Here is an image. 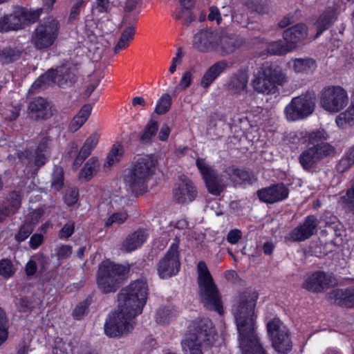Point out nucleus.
I'll return each mask as SVG.
<instances>
[{"label": "nucleus", "mask_w": 354, "mask_h": 354, "mask_svg": "<svg viewBox=\"0 0 354 354\" xmlns=\"http://www.w3.org/2000/svg\"><path fill=\"white\" fill-rule=\"evenodd\" d=\"M259 293L245 291L239 295L234 313L243 354H268L256 334L257 315L254 313Z\"/></svg>", "instance_id": "nucleus-1"}, {"label": "nucleus", "mask_w": 354, "mask_h": 354, "mask_svg": "<svg viewBox=\"0 0 354 354\" xmlns=\"http://www.w3.org/2000/svg\"><path fill=\"white\" fill-rule=\"evenodd\" d=\"M157 159L152 154L138 156L124 170L123 182L135 196H142L148 190V183L155 175Z\"/></svg>", "instance_id": "nucleus-2"}, {"label": "nucleus", "mask_w": 354, "mask_h": 354, "mask_svg": "<svg viewBox=\"0 0 354 354\" xmlns=\"http://www.w3.org/2000/svg\"><path fill=\"white\" fill-rule=\"evenodd\" d=\"M189 333L181 341L183 351L189 354H203L212 347L216 335L214 325L209 318H198L189 326Z\"/></svg>", "instance_id": "nucleus-3"}, {"label": "nucleus", "mask_w": 354, "mask_h": 354, "mask_svg": "<svg viewBox=\"0 0 354 354\" xmlns=\"http://www.w3.org/2000/svg\"><path fill=\"white\" fill-rule=\"evenodd\" d=\"M148 284L145 279H138L122 288L118 294L121 308L127 316L135 317L141 314L148 297Z\"/></svg>", "instance_id": "nucleus-4"}, {"label": "nucleus", "mask_w": 354, "mask_h": 354, "mask_svg": "<svg viewBox=\"0 0 354 354\" xmlns=\"http://www.w3.org/2000/svg\"><path fill=\"white\" fill-rule=\"evenodd\" d=\"M197 271L198 295L201 304L206 309L222 315L224 312L222 299L217 286L205 261L198 262Z\"/></svg>", "instance_id": "nucleus-5"}, {"label": "nucleus", "mask_w": 354, "mask_h": 354, "mask_svg": "<svg viewBox=\"0 0 354 354\" xmlns=\"http://www.w3.org/2000/svg\"><path fill=\"white\" fill-rule=\"evenodd\" d=\"M129 268L124 265L110 261H104L99 266L96 273L98 290L107 295L116 292L122 286Z\"/></svg>", "instance_id": "nucleus-6"}, {"label": "nucleus", "mask_w": 354, "mask_h": 354, "mask_svg": "<svg viewBox=\"0 0 354 354\" xmlns=\"http://www.w3.org/2000/svg\"><path fill=\"white\" fill-rule=\"evenodd\" d=\"M285 82V75L281 67L272 63H264L252 81L255 91L263 94H274L278 91V86Z\"/></svg>", "instance_id": "nucleus-7"}, {"label": "nucleus", "mask_w": 354, "mask_h": 354, "mask_svg": "<svg viewBox=\"0 0 354 354\" xmlns=\"http://www.w3.org/2000/svg\"><path fill=\"white\" fill-rule=\"evenodd\" d=\"M335 153V147L329 142L317 143L303 150L298 156V161L304 171H311L322 160L333 157Z\"/></svg>", "instance_id": "nucleus-8"}, {"label": "nucleus", "mask_w": 354, "mask_h": 354, "mask_svg": "<svg viewBox=\"0 0 354 354\" xmlns=\"http://www.w3.org/2000/svg\"><path fill=\"white\" fill-rule=\"evenodd\" d=\"M59 31V24L56 19L40 22L32 35V43L38 50L50 48L56 41Z\"/></svg>", "instance_id": "nucleus-9"}, {"label": "nucleus", "mask_w": 354, "mask_h": 354, "mask_svg": "<svg viewBox=\"0 0 354 354\" xmlns=\"http://www.w3.org/2000/svg\"><path fill=\"white\" fill-rule=\"evenodd\" d=\"M196 166L208 193L215 196H219L225 187L222 176L218 173L214 166L207 163L205 158H197Z\"/></svg>", "instance_id": "nucleus-10"}, {"label": "nucleus", "mask_w": 354, "mask_h": 354, "mask_svg": "<svg viewBox=\"0 0 354 354\" xmlns=\"http://www.w3.org/2000/svg\"><path fill=\"white\" fill-rule=\"evenodd\" d=\"M348 102L347 92L340 86H328L321 92L320 104L324 110L330 113L339 112Z\"/></svg>", "instance_id": "nucleus-11"}, {"label": "nucleus", "mask_w": 354, "mask_h": 354, "mask_svg": "<svg viewBox=\"0 0 354 354\" xmlns=\"http://www.w3.org/2000/svg\"><path fill=\"white\" fill-rule=\"evenodd\" d=\"M179 240L176 239L157 264V272L162 279H167L178 274L180 269Z\"/></svg>", "instance_id": "nucleus-12"}, {"label": "nucleus", "mask_w": 354, "mask_h": 354, "mask_svg": "<svg viewBox=\"0 0 354 354\" xmlns=\"http://www.w3.org/2000/svg\"><path fill=\"white\" fill-rule=\"evenodd\" d=\"M267 332L272 348L279 353L287 354L292 351V342L288 330L281 327V322L272 319L267 323Z\"/></svg>", "instance_id": "nucleus-13"}, {"label": "nucleus", "mask_w": 354, "mask_h": 354, "mask_svg": "<svg viewBox=\"0 0 354 354\" xmlns=\"http://www.w3.org/2000/svg\"><path fill=\"white\" fill-rule=\"evenodd\" d=\"M315 109V103L308 95L293 97L285 107L284 113L289 121H297L309 116Z\"/></svg>", "instance_id": "nucleus-14"}, {"label": "nucleus", "mask_w": 354, "mask_h": 354, "mask_svg": "<svg viewBox=\"0 0 354 354\" xmlns=\"http://www.w3.org/2000/svg\"><path fill=\"white\" fill-rule=\"evenodd\" d=\"M335 283V278L322 270L308 272L304 277L302 288L313 293L325 292Z\"/></svg>", "instance_id": "nucleus-15"}, {"label": "nucleus", "mask_w": 354, "mask_h": 354, "mask_svg": "<svg viewBox=\"0 0 354 354\" xmlns=\"http://www.w3.org/2000/svg\"><path fill=\"white\" fill-rule=\"evenodd\" d=\"M132 318L128 317L127 313L122 308L109 313L104 324L106 335L111 337L122 335L124 332L129 330V320Z\"/></svg>", "instance_id": "nucleus-16"}, {"label": "nucleus", "mask_w": 354, "mask_h": 354, "mask_svg": "<svg viewBox=\"0 0 354 354\" xmlns=\"http://www.w3.org/2000/svg\"><path fill=\"white\" fill-rule=\"evenodd\" d=\"M289 193V189L283 183H277L259 189L257 192V195L260 201L274 204L286 200Z\"/></svg>", "instance_id": "nucleus-17"}, {"label": "nucleus", "mask_w": 354, "mask_h": 354, "mask_svg": "<svg viewBox=\"0 0 354 354\" xmlns=\"http://www.w3.org/2000/svg\"><path fill=\"white\" fill-rule=\"evenodd\" d=\"M318 225L319 221L315 215H308L302 223L290 232L289 240L301 242L310 239L317 232Z\"/></svg>", "instance_id": "nucleus-18"}, {"label": "nucleus", "mask_w": 354, "mask_h": 354, "mask_svg": "<svg viewBox=\"0 0 354 354\" xmlns=\"http://www.w3.org/2000/svg\"><path fill=\"white\" fill-rule=\"evenodd\" d=\"M28 115L37 122L49 119L53 115L50 102L42 97H34L28 104Z\"/></svg>", "instance_id": "nucleus-19"}, {"label": "nucleus", "mask_w": 354, "mask_h": 354, "mask_svg": "<svg viewBox=\"0 0 354 354\" xmlns=\"http://www.w3.org/2000/svg\"><path fill=\"white\" fill-rule=\"evenodd\" d=\"M328 300L333 304L346 308L354 307V285L344 288H335L327 294Z\"/></svg>", "instance_id": "nucleus-20"}, {"label": "nucleus", "mask_w": 354, "mask_h": 354, "mask_svg": "<svg viewBox=\"0 0 354 354\" xmlns=\"http://www.w3.org/2000/svg\"><path fill=\"white\" fill-rule=\"evenodd\" d=\"M192 45L199 52L207 53L216 50L218 42L212 31L201 30L194 35Z\"/></svg>", "instance_id": "nucleus-21"}, {"label": "nucleus", "mask_w": 354, "mask_h": 354, "mask_svg": "<svg viewBox=\"0 0 354 354\" xmlns=\"http://www.w3.org/2000/svg\"><path fill=\"white\" fill-rule=\"evenodd\" d=\"M197 195L196 187L191 180L178 184L173 189L174 201L178 204L191 203L195 200Z\"/></svg>", "instance_id": "nucleus-22"}, {"label": "nucleus", "mask_w": 354, "mask_h": 354, "mask_svg": "<svg viewBox=\"0 0 354 354\" xmlns=\"http://www.w3.org/2000/svg\"><path fill=\"white\" fill-rule=\"evenodd\" d=\"M223 173L227 176L235 186L252 185L254 180L253 174L243 168H239L235 165H230L225 168Z\"/></svg>", "instance_id": "nucleus-23"}, {"label": "nucleus", "mask_w": 354, "mask_h": 354, "mask_svg": "<svg viewBox=\"0 0 354 354\" xmlns=\"http://www.w3.org/2000/svg\"><path fill=\"white\" fill-rule=\"evenodd\" d=\"M337 9L335 7L328 6L326 8L315 23V26L317 29L315 39L318 38L324 31L328 30L334 21L337 20Z\"/></svg>", "instance_id": "nucleus-24"}, {"label": "nucleus", "mask_w": 354, "mask_h": 354, "mask_svg": "<svg viewBox=\"0 0 354 354\" xmlns=\"http://www.w3.org/2000/svg\"><path fill=\"white\" fill-rule=\"evenodd\" d=\"M308 36V27L304 24H297L284 30L283 37L292 48L304 41Z\"/></svg>", "instance_id": "nucleus-25"}, {"label": "nucleus", "mask_w": 354, "mask_h": 354, "mask_svg": "<svg viewBox=\"0 0 354 354\" xmlns=\"http://www.w3.org/2000/svg\"><path fill=\"white\" fill-rule=\"evenodd\" d=\"M229 67V63L226 60H221L215 62L205 72L201 80V86L204 88H208Z\"/></svg>", "instance_id": "nucleus-26"}, {"label": "nucleus", "mask_w": 354, "mask_h": 354, "mask_svg": "<svg viewBox=\"0 0 354 354\" xmlns=\"http://www.w3.org/2000/svg\"><path fill=\"white\" fill-rule=\"evenodd\" d=\"M229 67V63L226 60H221L215 62L205 72L201 80V86L204 88H208Z\"/></svg>", "instance_id": "nucleus-27"}, {"label": "nucleus", "mask_w": 354, "mask_h": 354, "mask_svg": "<svg viewBox=\"0 0 354 354\" xmlns=\"http://www.w3.org/2000/svg\"><path fill=\"white\" fill-rule=\"evenodd\" d=\"M148 234L145 229L139 228L126 238L122 243V248L127 252H132L138 248L141 247L142 244L147 241Z\"/></svg>", "instance_id": "nucleus-28"}, {"label": "nucleus", "mask_w": 354, "mask_h": 354, "mask_svg": "<svg viewBox=\"0 0 354 354\" xmlns=\"http://www.w3.org/2000/svg\"><path fill=\"white\" fill-rule=\"evenodd\" d=\"M24 28L19 15L10 14L0 16V32H8Z\"/></svg>", "instance_id": "nucleus-29"}, {"label": "nucleus", "mask_w": 354, "mask_h": 354, "mask_svg": "<svg viewBox=\"0 0 354 354\" xmlns=\"http://www.w3.org/2000/svg\"><path fill=\"white\" fill-rule=\"evenodd\" d=\"M92 109L93 107L90 104H84L71 121L68 126L69 130L72 132L79 130L88 120L91 114Z\"/></svg>", "instance_id": "nucleus-30"}, {"label": "nucleus", "mask_w": 354, "mask_h": 354, "mask_svg": "<svg viewBox=\"0 0 354 354\" xmlns=\"http://www.w3.org/2000/svg\"><path fill=\"white\" fill-rule=\"evenodd\" d=\"M100 167V162L96 157H91L81 169L79 178L88 181L96 174Z\"/></svg>", "instance_id": "nucleus-31"}, {"label": "nucleus", "mask_w": 354, "mask_h": 354, "mask_svg": "<svg viewBox=\"0 0 354 354\" xmlns=\"http://www.w3.org/2000/svg\"><path fill=\"white\" fill-rule=\"evenodd\" d=\"M293 68L296 73L310 74L317 68V63L312 58H297L294 60Z\"/></svg>", "instance_id": "nucleus-32"}, {"label": "nucleus", "mask_w": 354, "mask_h": 354, "mask_svg": "<svg viewBox=\"0 0 354 354\" xmlns=\"http://www.w3.org/2000/svg\"><path fill=\"white\" fill-rule=\"evenodd\" d=\"M158 131V123L153 119H151L139 136L140 143L146 145L151 142L152 138L156 135Z\"/></svg>", "instance_id": "nucleus-33"}, {"label": "nucleus", "mask_w": 354, "mask_h": 354, "mask_svg": "<svg viewBox=\"0 0 354 354\" xmlns=\"http://www.w3.org/2000/svg\"><path fill=\"white\" fill-rule=\"evenodd\" d=\"M21 51L17 47H4L0 49V62L9 64L20 59Z\"/></svg>", "instance_id": "nucleus-34"}, {"label": "nucleus", "mask_w": 354, "mask_h": 354, "mask_svg": "<svg viewBox=\"0 0 354 354\" xmlns=\"http://www.w3.org/2000/svg\"><path fill=\"white\" fill-rule=\"evenodd\" d=\"M337 125L342 129H347L354 125V104L336 118Z\"/></svg>", "instance_id": "nucleus-35"}, {"label": "nucleus", "mask_w": 354, "mask_h": 354, "mask_svg": "<svg viewBox=\"0 0 354 354\" xmlns=\"http://www.w3.org/2000/svg\"><path fill=\"white\" fill-rule=\"evenodd\" d=\"M93 302L91 296H88L85 299L79 302L73 310L72 316L75 320H82L89 313V307Z\"/></svg>", "instance_id": "nucleus-36"}, {"label": "nucleus", "mask_w": 354, "mask_h": 354, "mask_svg": "<svg viewBox=\"0 0 354 354\" xmlns=\"http://www.w3.org/2000/svg\"><path fill=\"white\" fill-rule=\"evenodd\" d=\"M354 165V146L349 148L336 165V170L339 173L348 171Z\"/></svg>", "instance_id": "nucleus-37"}, {"label": "nucleus", "mask_w": 354, "mask_h": 354, "mask_svg": "<svg viewBox=\"0 0 354 354\" xmlns=\"http://www.w3.org/2000/svg\"><path fill=\"white\" fill-rule=\"evenodd\" d=\"M124 149L121 144H114L111 151L109 152L106 162L104 164V167H110L115 162H119L123 156Z\"/></svg>", "instance_id": "nucleus-38"}, {"label": "nucleus", "mask_w": 354, "mask_h": 354, "mask_svg": "<svg viewBox=\"0 0 354 354\" xmlns=\"http://www.w3.org/2000/svg\"><path fill=\"white\" fill-rule=\"evenodd\" d=\"M328 138V133L324 129H319L307 132L305 136L306 141L311 146H313L317 143L326 142V141Z\"/></svg>", "instance_id": "nucleus-39"}, {"label": "nucleus", "mask_w": 354, "mask_h": 354, "mask_svg": "<svg viewBox=\"0 0 354 354\" xmlns=\"http://www.w3.org/2000/svg\"><path fill=\"white\" fill-rule=\"evenodd\" d=\"M245 6L250 13L268 14L269 6L266 0H248Z\"/></svg>", "instance_id": "nucleus-40"}, {"label": "nucleus", "mask_w": 354, "mask_h": 354, "mask_svg": "<svg viewBox=\"0 0 354 354\" xmlns=\"http://www.w3.org/2000/svg\"><path fill=\"white\" fill-rule=\"evenodd\" d=\"M58 75V71L57 69L50 68L35 81L33 86L37 88H41L46 84H54Z\"/></svg>", "instance_id": "nucleus-41"}, {"label": "nucleus", "mask_w": 354, "mask_h": 354, "mask_svg": "<svg viewBox=\"0 0 354 354\" xmlns=\"http://www.w3.org/2000/svg\"><path fill=\"white\" fill-rule=\"evenodd\" d=\"M171 104V95L169 93H165L157 100L154 112L158 115H164L169 111Z\"/></svg>", "instance_id": "nucleus-42"}, {"label": "nucleus", "mask_w": 354, "mask_h": 354, "mask_svg": "<svg viewBox=\"0 0 354 354\" xmlns=\"http://www.w3.org/2000/svg\"><path fill=\"white\" fill-rule=\"evenodd\" d=\"M218 45L221 46V53L223 55L232 53L239 46L237 41L229 37H221Z\"/></svg>", "instance_id": "nucleus-43"}, {"label": "nucleus", "mask_w": 354, "mask_h": 354, "mask_svg": "<svg viewBox=\"0 0 354 354\" xmlns=\"http://www.w3.org/2000/svg\"><path fill=\"white\" fill-rule=\"evenodd\" d=\"M64 172L62 167L55 166L53 169L51 179V187L56 191L61 190L64 187Z\"/></svg>", "instance_id": "nucleus-44"}, {"label": "nucleus", "mask_w": 354, "mask_h": 354, "mask_svg": "<svg viewBox=\"0 0 354 354\" xmlns=\"http://www.w3.org/2000/svg\"><path fill=\"white\" fill-rule=\"evenodd\" d=\"M34 231V225L30 222H25L20 225L19 230L15 235V239L18 243L26 241Z\"/></svg>", "instance_id": "nucleus-45"}, {"label": "nucleus", "mask_w": 354, "mask_h": 354, "mask_svg": "<svg viewBox=\"0 0 354 354\" xmlns=\"http://www.w3.org/2000/svg\"><path fill=\"white\" fill-rule=\"evenodd\" d=\"M15 268L12 261L8 258L0 260V276L5 279L12 277L15 273Z\"/></svg>", "instance_id": "nucleus-46"}, {"label": "nucleus", "mask_w": 354, "mask_h": 354, "mask_svg": "<svg viewBox=\"0 0 354 354\" xmlns=\"http://www.w3.org/2000/svg\"><path fill=\"white\" fill-rule=\"evenodd\" d=\"M8 337V318L6 311L0 307V346H1Z\"/></svg>", "instance_id": "nucleus-47"}, {"label": "nucleus", "mask_w": 354, "mask_h": 354, "mask_svg": "<svg viewBox=\"0 0 354 354\" xmlns=\"http://www.w3.org/2000/svg\"><path fill=\"white\" fill-rule=\"evenodd\" d=\"M172 312L169 307H160L156 311V321L159 324H168L170 322Z\"/></svg>", "instance_id": "nucleus-48"}, {"label": "nucleus", "mask_w": 354, "mask_h": 354, "mask_svg": "<svg viewBox=\"0 0 354 354\" xmlns=\"http://www.w3.org/2000/svg\"><path fill=\"white\" fill-rule=\"evenodd\" d=\"M99 142V136L96 133L91 135L85 140L84 145L81 148L82 153L86 156H89L92 151L95 149Z\"/></svg>", "instance_id": "nucleus-49"}, {"label": "nucleus", "mask_w": 354, "mask_h": 354, "mask_svg": "<svg viewBox=\"0 0 354 354\" xmlns=\"http://www.w3.org/2000/svg\"><path fill=\"white\" fill-rule=\"evenodd\" d=\"M43 12L42 8H38L35 10H24L21 12L19 17L21 18V22L24 24V21L26 20L30 24L36 22L40 17Z\"/></svg>", "instance_id": "nucleus-50"}, {"label": "nucleus", "mask_w": 354, "mask_h": 354, "mask_svg": "<svg viewBox=\"0 0 354 354\" xmlns=\"http://www.w3.org/2000/svg\"><path fill=\"white\" fill-rule=\"evenodd\" d=\"M128 215L123 212H115L112 214L105 221L104 227L109 228L114 223L122 224L127 219Z\"/></svg>", "instance_id": "nucleus-51"}, {"label": "nucleus", "mask_w": 354, "mask_h": 354, "mask_svg": "<svg viewBox=\"0 0 354 354\" xmlns=\"http://www.w3.org/2000/svg\"><path fill=\"white\" fill-rule=\"evenodd\" d=\"M84 0H77L71 8L70 14L68 18V23L72 24L80 18L82 8L84 6Z\"/></svg>", "instance_id": "nucleus-52"}, {"label": "nucleus", "mask_w": 354, "mask_h": 354, "mask_svg": "<svg viewBox=\"0 0 354 354\" xmlns=\"http://www.w3.org/2000/svg\"><path fill=\"white\" fill-rule=\"evenodd\" d=\"M75 230L74 221H68L59 231L58 237L61 240H68L74 234Z\"/></svg>", "instance_id": "nucleus-53"}, {"label": "nucleus", "mask_w": 354, "mask_h": 354, "mask_svg": "<svg viewBox=\"0 0 354 354\" xmlns=\"http://www.w3.org/2000/svg\"><path fill=\"white\" fill-rule=\"evenodd\" d=\"M79 199V191L77 188H71L66 191L64 201L68 206L72 207L77 203Z\"/></svg>", "instance_id": "nucleus-54"}, {"label": "nucleus", "mask_w": 354, "mask_h": 354, "mask_svg": "<svg viewBox=\"0 0 354 354\" xmlns=\"http://www.w3.org/2000/svg\"><path fill=\"white\" fill-rule=\"evenodd\" d=\"M10 201L9 202V207L11 214H15L21 207V196L17 192H13L10 194Z\"/></svg>", "instance_id": "nucleus-55"}, {"label": "nucleus", "mask_w": 354, "mask_h": 354, "mask_svg": "<svg viewBox=\"0 0 354 354\" xmlns=\"http://www.w3.org/2000/svg\"><path fill=\"white\" fill-rule=\"evenodd\" d=\"M93 9L99 13L108 12L111 9V3L110 0H96L95 6Z\"/></svg>", "instance_id": "nucleus-56"}, {"label": "nucleus", "mask_w": 354, "mask_h": 354, "mask_svg": "<svg viewBox=\"0 0 354 354\" xmlns=\"http://www.w3.org/2000/svg\"><path fill=\"white\" fill-rule=\"evenodd\" d=\"M138 19V13L124 12L122 24L127 26H133L136 28Z\"/></svg>", "instance_id": "nucleus-57"}, {"label": "nucleus", "mask_w": 354, "mask_h": 354, "mask_svg": "<svg viewBox=\"0 0 354 354\" xmlns=\"http://www.w3.org/2000/svg\"><path fill=\"white\" fill-rule=\"evenodd\" d=\"M179 2L183 8L186 9V10H189V16L184 22L186 25H189L193 21L190 10L194 7L195 2L194 0H179Z\"/></svg>", "instance_id": "nucleus-58"}, {"label": "nucleus", "mask_w": 354, "mask_h": 354, "mask_svg": "<svg viewBox=\"0 0 354 354\" xmlns=\"http://www.w3.org/2000/svg\"><path fill=\"white\" fill-rule=\"evenodd\" d=\"M242 237V232L239 229H232L227 234L226 240L230 244L237 243Z\"/></svg>", "instance_id": "nucleus-59"}, {"label": "nucleus", "mask_w": 354, "mask_h": 354, "mask_svg": "<svg viewBox=\"0 0 354 354\" xmlns=\"http://www.w3.org/2000/svg\"><path fill=\"white\" fill-rule=\"evenodd\" d=\"M21 109L18 106H12L10 109H7L3 113V116L7 121H14L19 116Z\"/></svg>", "instance_id": "nucleus-60"}, {"label": "nucleus", "mask_w": 354, "mask_h": 354, "mask_svg": "<svg viewBox=\"0 0 354 354\" xmlns=\"http://www.w3.org/2000/svg\"><path fill=\"white\" fill-rule=\"evenodd\" d=\"M44 237L42 234H33L29 241V245L32 250H37L44 242Z\"/></svg>", "instance_id": "nucleus-61"}, {"label": "nucleus", "mask_w": 354, "mask_h": 354, "mask_svg": "<svg viewBox=\"0 0 354 354\" xmlns=\"http://www.w3.org/2000/svg\"><path fill=\"white\" fill-rule=\"evenodd\" d=\"M248 80L244 77H237L231 81L230 86L237 91H243L247 87Z\"/></svg>", "instance_id": "nucleus-62"}, {"label": "nucleus", "mask_w": 354, "mask_h": 354, "mask_svg": "<svg viewBox=\"0 0 354 354\" xmlns=\"http://www.w3.org/2000/svg\"><path fill=\"white\" fill-rule=\"evenodd\" d=\"M32 308V304L26 297H21L19 301L18 310L20 313H26L30 312Z\"/></svg>", "instance_id": "nucleus-63"}, {"label": "nucleus", "mask_w": 354, "mask_h": 354, "mask_svg": "<svg viewBox=\"0 0 354 354\" xmlns=\"http://www.w3.org/2000/svg\"><path fill=\"white\" fill-rule=\"evenodd\" d=\"M72 254V246L70 245H62L57 252L58 259H64Z\"/></svg>", "instance_id": "nucleus-64"}]
</instances>
